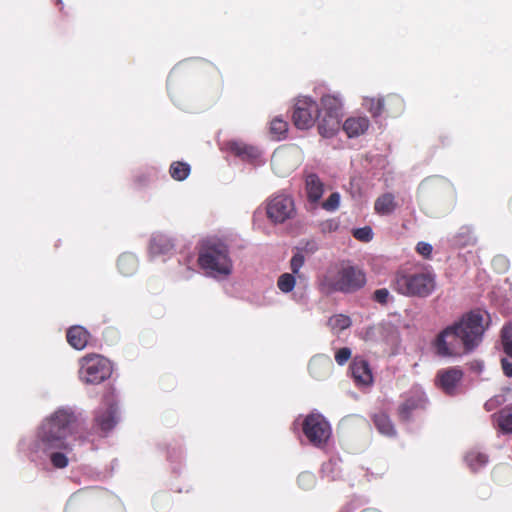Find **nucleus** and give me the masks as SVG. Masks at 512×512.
<instances>
[{
  "label": "nucleus",
  "instance_id": "4be33fe9",
  "mask_svg": "<svg viewBox=\"0 0 512 512\" xmlns=\"http://www.w3.org/2000/svg\"><path fill=\"white\" fill-rule=\"evenodd\" d=\"M493 417L496 420L498 428L506 434L512 433V405L502 408Z\"/></svg>",
  "mask_w": 512,
  "mask_h": 512
},
{
  "label": "nucleus",
  "instance_id": "37998d69",
  "mask_svg": "<svg viewBox=\"0 0 512 512\" xmlns=\"http://www.w3.org/2000/svg\"><path fill=\"white\" fill-rule=\"evenodd\" d=\"M501 366H502V370H503V373L505 374V376L512 377V362L503 358L501 360Z\"/></svg>",
  "mask_w": 512,
  "mask_h": 512
},
{
  "label": "nucleus",
  "instance_id": "423d86ee",
  "mask_svg": "<svg viewBox=\"0 0 512 512\" xmlns=\"http://www.w3.org/2000/svg\"><path fill=\"white\" fill-rule=\"evenodd\" d=\"M366 274L358 266L342 265L330 279L329 285L334 291L353 293L364 287Z\"/></svg>",
  "mask_w": 512,
  "mask_h": 512
},
{
  "label": "nucleus",
  "instance_id": "ddd939ff",
  "mask_svg": "<svg viewBox=\"0 0 512 512\" xmlns=\"http://www.w3.org/2000/svg\"><path fill=\"white\" fill-rule=\"evenodd\" d=\"M333 363L328 356H315L308 365L310 375L317 379H325L331 372Z\"/></svg>",
  "mask_w": 512,
  "mask_h": 512
},
{
  "label": "nucleus",
  "instance_id": "a878e982",
  "mask_svg": "<svg viewBox=\"0 0 512 512\" xmlns=\"http://www.w3.org/2000/svg\"><path fill=\"white\" fill-rule=\"evenodd\" d=\"M228 145L230 151L236 156L242 158H255L257 156V150L253 146L236 141H232Z\"/></svg>",
  "mask_w": 512,
  "mask_h": 512
},
{
  "label": "nucleus",
  "instance_id": "72a5a7b5",
  "mask_svg": "<svg viewBox=\"0 0 512 512\" xmlns=\"http://www.w3.org/2000/svg\"><path fill=\"white\" fill-rule=\"evenodd\" d=\"M284 160H285L284 151H275L271 158V164H272L273 169L277 173L282 174V175L289 173L291 171V167H289L285 170H280V166L283 164Z\"/></svg>",
  "mask_w": 512,
  "mask_h": 512
},
{
  "label": "nucleus",
  "instance_id": "f704fd0d",
  "mask_svg": "<svg viewBox=\"0 0 512 512\" xmlns=\"http://www.w3.org/2000/svg\"><path fill=\"white\" fill-rule=\"evenodd\" d=\"M352 235L358 241L369 242L373 238V231H372L371 227L365 226V227L353 229Z\"/></svg>",
  "mask_w": 512,
  "mask_h": 512
},
{
  "label": "nucleus",
  "instance_id": "7c9ffc66",
  "mask_svg": "<svg viewBox=\"0 0 512 512\" xmlns=\"http://www.w3.org/2000/svg\"><path fill=\"white\" fill-rule=\"evenodd\" d=\"M365 106L373 117H378L385 114L382 97L366 99Z\"/></svg>",
  "mask_w": 512,
  "mask_h": 512
},
{
  "label": "nucleus",
  "instance_id": "79ce46f5",
  "mask_svg": "<svg viewBox=\"0 0 512 512\" xmlns=\"http://www.w3.org/2000/svg\"><path fill=\"white\" fill-rule=\"evenodd\" d=\"M432 250V246L426 242H419L416 246V251L425 258H430Z\"/></svg>",
  "mask_w": 512,
  "mask_h": 512
},
{
  "label": "nucleus",
  "instance_id": "dca6fc26",
  "mask_svg": "<svg viewBox=\"0 0 512 512\" xmlns=\"http://www.w3.org/2000/svg\"><path fill=\"white\" fill-rule=\"evenodd\" d=\"M90 334L81 326H73L68 329L67 342L75 349L82 350L87 346Z\"/></svg>",
  "mask_w": 512,
  "mask_h": 512
},
{
  "label": "nucleus",
  "instance_id": "a211bd4d",
  "mask_svg": "<svg viewBox=\"0 0 512 512\" xmlns=\"http://www.w3.org/2000/svg\"><path fill=\"white\" fill-rule=\"evenodd\" d=\"M399 207L395 196L390 193L380 195L374 202V210L378 215H390Z\"/></svg>",
  "mask_w": 512,
  "mask_h": 512
},
{
  "label": "nucleus",
  "instance_id": "2f4dec72",
  "mask_svg": "<svg viewBox=\"0 0 512 512\" xmlns=\"http://www.w3.org/2000/svg\"><path fill=\"white\" fill-rule=\"evenodd\" d=\"M295 283L296 280L293 274L284 273L278 278L277 286L282 292L289 293L294 289Z\"/></svg>",
  "mask_w": 512,
  "mask_h": 512
},
{
  "label": "nucleus",
  "instance_id": "39448f33",
  "mask_svg": "<svg viewBox=\"0 0 512 512\" xmlns=\"http://www.w3.org/2000/svg\"><path fill=\"white\" fill-rule=\"evenodd\" d=\"M79 378L86 384H99L110 377V361L100 354H87L79 360Z\"/></svg>",
  "mask_w": 512,
  "mask_h": 512
},
{
  "label": "nucleus",
  "instance_id": "0eeeda50",
  "mask_svg": "<svg viewBox=\"0 0 512 512\" xmlns=\"http://www.w3.org/2000/svg\"><path fill=\"white\" fill-rule=\"evenodd\" d=\"M267 218L274 224H282L296 215V207L290 195L279 193L271 196L266 203Z\"/></svg>",
  "mask_w": 512,
  "mask_h": 512
},
{
  "label": "nucleus",
  "instance_id": "c03bdc74",
  "mask_svg": "<svg viewBox=\"0 0 512 512\" xmlns=\"http://www.w3.org/2000/svg\"><path fill=\"white\" fill-rule=\"evenodd\" d=\"M508 206H509L510 212L512 213V197L510 198V200L508 202Z\"/></svg>",
  "mask_w": 512,
  "mask_h": 512
},
{
  "label": "nucleus",
  "instance_id": "9b49d317",
  "mask_svg": "<svg viewBox=\"0 0 512 512\" xmlns=\"http://www.w3.org/2000/svg\"><path fill=\"white\" fill-rule=\"evenodd\" d=\"M427 405V398L422 394H415L408 397L398 407V417L401 421L407 422L411 419L413 413L418 410H424Z\"/></svg>",
  "mask_w": 512,
  "mask_h": 512
},
{
  "label": "nucleus",
  "instance_id": "b1692460",
  "mask_svg": "<svg viewBox=\"0 0 512 512\" xmlns=\"http://www.w3.org/2000/svg\"><path fill=\"white\" fill-rule=\"evenodd\" d=\"M465 461L472 471H477L487 464L488 456L482 452L471 450L466 454Z\"/></svg>",
  "mask_w": 512,
  "mask_h": 512
},
{
  "label": "nucleus",
  "instance_id": "412c9836",
  "mask_svg": "<svg viewBox=\"0 0 512 512\" xmlns=\"http://www.w3.org/2000/svg\"><path fill=\"white\" fill-rule=\"evenodd\" d=\"M373 423L377 430L388 437L396 435V429L390 417L385 412H378L372 416Z\"/></svg>",
  "mask_w": 512,
  "mask_h": 512
},
{
  "label": "nucleus",
  "instance_id": "c9c22d12",
  "mask_svg": "<svg viewBox=\"0 0 512 512\" xmlns=\"http://www.w3.org/2000/svg\"><path fill=\"white\" fill-rule=\"evenodd\" d=\"M340 204V195L338 192H333L324 202H322L321 206L326 211H335L338 209Z\"/></svg>",
  "mask_w": 512,
  "mask_h": 512
},
{
  "label": "nucleus",
  "instance_id": "aec40b11",
  "mask_svg": "<svg viewBox=\"0 0 512 512\" xmlns=\"http://www.w3.org/2000/svg\"><path fill=\"white\" fill-rule=\"evenodd\" d=\"M320 105L321 107H318L317 113L342 116V102L337 96L330 94L323 95Z\"/></svg>",
  "mask_w": 512,
  "mask_h": 512
},
{
  "label": "nucleus",
  "instance_id": "bb28decb",
  "mask_svg": "<svg viewBox=\"0 0 512 512\" xmlns=\"http://www.w3.org/2000/svg\"><path fill=\"white\" fill-rule=\"evenodd\" d=\"M190 165L186 162L175 161L170 165L169 173L176 181L185 180L190 174Z\"/></svg>",
  "mask_w": 512,
  "mask_h": 512
},
{
  "label": "nucleus",
  "instance_id": "c85d7f7f",
  "mask_svg": "<svg viewBox=\"0 0 512 512\" xmlns=\"http://www.w3.org/2000/svg\"><path fill=\"white\" fill-rule=\"evenodd\" d=\"M328 325L333 330L342 331L351 326V319L346 315L337 314L329 318Z\"/></svg>",
  "mask_w": 512,
  "mask_h": 512
},
{
  "label": "nucleus",
  "instance_id": "f3484780",
  "mask_svg": "<svg viewBox=\"0 0 512 512\" xmlns=\"http://www.w3.org/2000/svg\"><path fill=\"white\" fill-rule=\"evenodd\" d=\"M368 127L369 120L366 117H350L343 123V130L349 138L365 133Z\"/></svg>",
  "mask_w": 512,
  "mask_h": 512
},
{
  "label": "nucleus",
  "instance_id": "c756f323",
  "mask_svg": "<svg viewBox=\"0 0 512 512\" xmlns=\"http://www.w3.org/2000/svg\"><path fill=\"white\" fill-rule=\"evenodd\" d=\"M119 271L124 275H130L136 268V261L129 255H122L117 261Z\"/></svg>",
  "mask_w": 512,
  "mask_h": 512
},
{
  "label": "nucleus",
  "instance_id": "a18cd8bd",
  "mask_svg": "<svg viewBox=\"0 0 512 512\" xmlns=\"http://www.w3.org/2000/svg\"><path fill=\"white\" fill-rule=\"evenodd\" d=\"M362 512H380V511L375 510V509H365Z\"/></svg>",
  "mask_w": 512,
  "mask_h": 512
},
{
  "label": "nucleus",
  "instance_id": "f257e3e1",
  "mask_svg": "<svg viewBox=\"0 0 512 512\" xmlns=\"http://www.w3.org/2000/svg\"><path fill=\"white\" fill-rule=\"evenodd\" d=\"M485 316L481 310H472L447 326L433 341L435 353L440 357H460L474 351L488 326Z\"/></svg>",
  "mask_w": 512,
  "mask_h": 512
},
{
  "label": "nucleus",
  "instance_id": "ea45409f",
  "mask_svg": "<svg viewBox=\"0 0 512 512\" xmlns=\"http://www.w3.org/2000/svg\"><path fill=\"white\" fill-rule=\"evenodd\" d=\"M304 264V256L301 253L295 254L290 261V268L293 274H298Z\"/></svg>",
  "mask_w": 512,
  "mask_h": 512
},
{
  "label": "nucleus",
  "instance_id": "1a4fd4ad",
  "mask_svg": "<svg viewBox=\"0 0 512 512\" xmlns=\"http://www.w3.org/2000/svg\"><path fill=\"white\" fill-rule=\"evenodd\" d=\"M318 112V104L309 97L297 99L294 105L292 120L299 129H308L315 123Z\"/></svg>",
  "mask_w": 512,
  "mask_h": 512
},
{
  "label": "nucleus",
  "instance_id": "9d476101",
  "mask_svg": "<svg viewBox=\"0 0 512 512\" xmlns=\"http://www.w3.org/2000/svg\"><path fill=\"white\" fill-rule=\"evenodd\" d=\"M463 378V371L459 367H450L438 371L436 381L439 387L448 395H454L457 386Z\"/></svg>",
  "mask_w": 512,
  "mask_h": 512
},
{
  "label": "nucleus",
  "instance_id": "a19ab883",
  "mask_svg": "<svg viewBox=\"0 0 512 512\" xmlns=\"http://www.w3.org/2000/svg\"><path fill=\"white\" fill-rule=\"evenodd\" d=\"M321 231L323 233L335 232L339 228V222L335 219H329L321 223Z\"/></svg>",
  "mask_w": 512,
  "mask_h": 512
},
{
  "label": "nucleus",
  "instance_id": "393cba45",
  "mask_svg": "<svg viewBox=\"0 0 512 512\" xmlns=\"http://www.w3.org/2000/svg\"><path fill=\"white\" fill-rule=\"evenodd\" d=\"M96 426L103 432H109L116 424L114 412L109 409L95 418Z\"/></svg>",
  "mask_w": 512,
  "mask_h": 512
},
{
  "label": "nucleus",
  "instance_id": "e433bc0d",
  "mask_svg": "<svg viewBox=\"0 0 512 512\" xmlns=\"http://www.w3.org/2000/svg\"><path fill=\"white\" fill-rule=\"evenodd\" d=\"M389 297L390 293L386 288L377 289L372 295V299L381 305H386L388 303Z\"/></svg>",
  "mask_w": 512,
  "mask_h": 512
},
{
  "label": "nucleus",
  "instance_id": "58836bf2",
  "mask_svg": "<svg viewBox=\"0 0 512 512\" xmlns=\"http://www.w3.org/2000/svg\"><path fill=\"white\" fill-rule=\"evenodd\" d=\"M351 357V350L347 347L340 348L335 353V360L339 365H344Z\"/></svg>",
  "mask_w": 512,
  "mask_h": 512
},
{
  "label": "nucleus",
  "instance_id": "4468645a",
  "mask_svg": "<svg viewBox=\"0 0 512 512\" xmlns=\"http://www.w3.org/2000/svg\"><path fill=\"white\" fill-rule=\"evenodd\" d=\"M351 374L354 380L363 385L372 383L373 376L369 367V363L363 359L356 357L350 365Z\"/></svg>",
  "mask_w": 512,
  "mask_h": 512
},
{
  "label": "nucleus",
  "instance_id": "cd10ccee",
  "mask_svg": "<svg viewBox=\"0 0 512 512\" xmlns=\"http://www.w3.org/2000/svg\"><path fill=\"white\" fill-rule=\"evenodd\" d=\"M288 132V123L280 117H275L270 123V133L278 140L284 138Z\"/></svg>",
  "mask_w": 512,
  "mask_h": 512
},
{
  "label": "nucleus",
  "instance_id": "6ab92c4d",
  "mask_svg": "<svg viewBox=\"0 0 512 512\" xmlns=\"http://www.w3.org/2000/svg\"><path fill=\"white\" fill-rule=\"evenodd\" d=\"M174 250L173 241L163 234L154 235L149 244V251L152 255H165Z\"/></svg>",
  "mask_w": 512,
  "mask_h": 512
},
{
  "label": "nucleus",
  "instance_id": "7ed1b4c3",
  "mask_svg": "<svg viewBox=\"0 0 512 512\" xmlns=\"http://www.w3.org/2000/svg\"><path fill=\"white\" fill-rule=\"evenodd\" d=\"M391 287L407 297L426 298L436 288V275L426 269H402L395 273Z\"/></svg>",
  "mask_w": 512,
  "mask_h": 512
},
{
  "label": "nucleus",
  "instance_id": "f03ea898",
  "mask_svg": "<svg viewBox=\"0 0 512 512\" xmlns=\"http://www.w3.org/2000/svg\"><path fill=\"white\" fill-rule=\"evenodd\" d=\"M75 420L74 413L66 409H58L46 418L38 427L35 438L29 445L31 456L41 458L49 455L53 467L57 469L67 467L69 460L60 451L71 450L70 445L66 442V437Z\"/></svg>",
  "mask_w": 512,
  "mask_h": 512
},
{
  "label": "nucleus",
  "instance_id": "5701e85b",
  "mask_svg": "<svg viewBox=\"0 0 512 512\" xmlns=\"http://www.w3.org/2000/svg\"><path fill=\"white\" fill-rule=\"evenodd\" d=\"M383 98L384 113L389 116H395L402 112L404 102L402 98L396 94H388Z\"/></svg>",
  "mask_w": 512,
  "mask_h": 512
},
{
  "label": "nucleus",
  "instance_id": "20e7f679",
  "mask_svg": "<svg viewBox=\"0 0 512 512\" xmlns=\"http://www.w3.org/2000/svg\"><path fill=\"white\" fill-rule=\"evenodd\" d=\"M198 265L212 277L229 276L233 262L228 246L219 239H207L201 244L198 254Z\"/></svg>",
  "mask_w": 512,
  "mask_h": 512
},
{
  "label": "nucleus",
  "instance_id": "f8f14e48",
  "mask_svg": "<svg viewBox=\"0 0 512 512\" xmlns=\"http://www.w3.org/2000/svg\"><path fill=\"white\" fill-rule=\"evenodd\" d=\"M341 118L339 115L317 113L318 131L325 138L333 137L340 129Z\"/></svg>",
  "mask_w": 512,
  "mask_h": 512
},
{
  "label": "nucleus",
  "instance_id": "6e6552de",
  "mask_svg": "<svg viewBox=\"0 0 512 512\" xmlns=\"http://www.w3.org/2000/svg\"><path fill=\"white\" fill-rule=\"evenodd\" d=\"M302 430L309 442L316 447L326 444L331 435L330 424L319 413L308 414L303 420Z\"/></svg>",
  "mask_w": 512,
  "mask_h": 512
},
{
  "label": "nucleus",
  "instance_id": "4c0bfd02",
  "mask_svg": "<svg viewBox=\"0 0 512 512\" xmlns=\"http://www.w3.org/2000/svg\"><path fill=\"white\" fill-rule=\"evenodd\" d=\"M297 482L301 487L308 489L314 485L315 477L310 473H302L298 476Z\"/></svg>",
  "mask_w": 512,
  "mask_h": 512
},
{
  "label": "nucleus",
  "instance_id": "2eb2a0df",
  "mask_svg": "<svg viewBox=\"0 0 512 512\" xmlns=\"http://www.w3.org/2000/svg\"><path fill=\"white\" fill-rule=\"evenodd\" d=\"M305 190L308 201L317 204L324 193V184L316 174L312 173L306 177Z\"/></svg>",
  "mask_w": 512,
  "mask_h": 512
},
{
  "label": "nucleus",
  "instance_id": "473e14b6",
  "mask_svg": "<svg viewBox=\"0 0 512 512\" xmlns=\"http://www.w3.org/2000/svg\"><path fill=\"white\" fill-rule=\"evenodd\" d=\"M504 352L512 358V326H504L501 332Z\"/></svg>",
  "mask_w": 512,
  "mask_h": 512
}]
</instances>
